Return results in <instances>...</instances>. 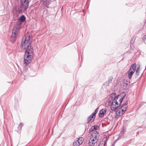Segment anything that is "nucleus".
Returning a JSON list of instances; mask_svg holds the SVG:
<instances>
[{
  "label": "nucleus",
  "mask_w": 146,
  "mask_h": 146,
  "mask_svg": "<svg viewBox=\"0 0 146 146\" xmlns=\"http://www.w3.org/2000/svg\"><path fill=\"white\" fill-rule=\"evenodd\" d=\"M29 0H21V5L20 7L18 6L15 7L13 9V17L14 20H16L22 11H25L28 7Z\"/></svg>",
  "instance_id": "f257e3e1"
},
{
  "label": "nucleus",
  "mask_w": 146,
  "mask_h": 146,
  "mask_svg": "<svg viewBox=\"0 0 146 146\" xmlns=\"http://www.w3.org/2000/svg\"><path fill=\"white\" fill-rule=\"evenodd\" d=\"M126 95L125 94L122 98L120 95L115 97V93L112 94L110 96V98L113 100L111 105V108L112 110H116L120 106L122 101L125 99Z\"/></svg>",
  "instance_id": "f03ea898"
},
{
  "label": "nucleus",
  "mask_w": 146,
  "mask_h": 146,
  "mask_svg": "<svg viewBox=\"0 0 146 146\" xmlns=\"http://www.w3.org/2000/svg\"><path fill=\"white\" fill-rule=\"evenodd\" d=\"M33 52V48H31L29 49L26 50L24 57L23 66H25L31 62L34 56Z\"/></svg>",
  "instance_id": "7ed1b4c3"
},
{
  "label": "nucleus",
  "mask_w": 146,
  "mask_h": 146,
  "mask_svg": "<svg viewBox=\"0 0 146 146\" xmlns=\"http://www.w3.org/2000/svg\"><path fill=\"white\" fill-rule=\"evenodd\" d=\"M32 41L30 35L27 34L23 37L21 42V47L23 49L27 50L31 48H33L31 46Z\"/></svg>",
  "instance_id": "20e7f679"
},
{
  "label": "nucleus",
  "mask_w": 146,
  "mask_h": 146,
  "mask_svg": "<svg viewBox=\"0 0 146 146\" xmlns=\"http://www.w3.org/2000/svg\"><path fill=\"white\" fill-rule=\"evenodd\" d=\"M99 136V133L97 131H94L90 136L89 141V146H94L97 142Z\"/></svg>",
  "instance_id": "39448f33"
},
{
  "label": "nucleus",
  "mask_w": 146,
  "mask_h": 146,
  "mask_svg": "<svg viewBox=\"0 0 146 146\" xmlns=\"http://www.w3.org/2000/svg\"><path fill=\"white\" fill-rule=\"evenodd\" d=\"M19 28L16 27H14L12 32L11 40L13 42H15L19 32Z\"/></svg>",
  "instance_id": "423d86ee"
},
{
  "label": "nucleus",
  "mask_w": 146,
  "mask_h": 146,
  "mask_svg": "<svg viewBox=\"0 0 146 146\" xmlns=\"http://www.w3.org/2000/svg\"><path fill=\"white\" fill-rule=\"evenodd\" d=\"M136 69V64H133L127 72V76L129 79H131V78L132 76Z\"/></svg>",
  "instance_id": "0eeeda50"
},
{
  "label": "nucleus",
  "mask_w": 146,
  "mask_h": 146,
  "mask_svg": "<svg viewBox=\"0 0 146 146\" xmlns=\"http://www.w3.org/2000/svg\"><path fill=\"white\" fill-rule=\"evenodd\" d=\"M125 111L123 109L120 108L117 110L116 113L117 115L121 116L123 114Z\"/></svg>",
  "instance_id": "6e6552de"
},
{
  "label": "nucleus",
  "mask_w": 146,
  "mask_h": 146,
  "mask_svg": "<svg viewBox=\"0 0 146 146\" xmlns=\"http://www.w3.org/2000/svg\"><path fill=\"white\" fill-rule=\"evenodd\" d=\"M107 109L106 108H104L101 110L100 111L99 114V117H103Z\"/></svg>",
  "instance_id": "1a4fd4ad"
},
{
  "label": "nucleus",
  "mask_w": 146,
  "mask_h": 146,
  "mask_svg": "<svg viewBox=\"0 0 146 146\" xmlns=\"http://www.w3.org/2000/svg\"><path fill=\"white\" fill-rule=\"evenodd\" d=\"M107 140V137H104L100 141V144L98 145V146H105Z\"/></svg>",
  "instance_id": "9d476101"
},
{
  "label": "nucleus",
  "mask_w": 146,
  "mask_h": 146,
  "mask_svg": "<svg viewBox=\"0 0 146 146\" xmlns=\"http://www.w3.org/2000/svg\"><path fill=\"white\" fill-rule=\"evenodd\" d=\"M95 117L94 116V115H93L91 114L88 118V122H92L94 121Z\"/></svg>",
  "instance_id": "9b49d317"
},
{
  "label": "nucleus",
  "mask_w": 146,
  "mask_h": 146,
  "mask_svg": "<svg viewBox=\"0 0 146 146\" xmlns=\"http://www.w3.org/2000/svg\"><path fill=\"white\" fill-rule=\"evenodd\" d=\"M51 0H43V3L46 6L48 5Z\"/></svg>",
  "instance_id": "f8f14e48"
},
{
  "label": "nucleus",
  "mask_w": 146,
  "mask_h": 146,
  "mask_svg": "<svg viewBox=\"0 0 146 146\" xmlns=\"http://www.w3.org/2000/svg\"><path fill=\"white\" fill-rule=\"evenodd\" d=\"M137 67V66H136ZM140 65H137V69L136 70V74L137 76H138L140 74Z\"/></svg>",
  "instance_id": "ddd939ff"
},
{
  "label": "nucleus",
  "mask_w": 146,
  "mask_h": 146,
  "mask_svg": "<svg viewBox=\"0 0 146 146\" xmlns=\"http://www.w3.org/2000/svg\"><path fill=\"white\" fill-rule=\"evenodd\" d=\"M127 105L126 103H125L124 104H123L122 106H121L120 108L123 109L125 111L127 110Z\"/></svg>",
  "instance_id": "4468645a"
},
{
  "label": "nucleus",
  "mask_w": 146,
  "mask_h": 146,
  "mask_svg": "<svg viewBox=\"0 0 146 146\" xmlns=\"http://www.w3.org/2000/svg\"><path fill=\"white\" fill-rule=\"evenodd\" d=\"M23 22L21 21L19 19L17 21L16 23V27L20 28V26L21 24Z\"/></svg>",
  "instance_id": "2eb2a0df"
},
{
  "label": "nucleus",
  "mask_w": 146,
  "mask_h": 146,
  "mask_svg": "<svg viewBox=\"0 0 146 146\" xmlns=\"http://www.w3.org/2000/svg\"><path fill=\"white\" fill-rule=\"evenodd\" d=\"M99 128V127L98 126L95 125L92 127L91 129H90L89 131V132H91L94 129L97 130Z\"/></svg>",
  "instance_id": "dca6fc26"
},
{
  "label": "nucleus",
  "mask_w": 146,
  "mask_h": 146,
  "mask_svg": "<svg viewBox=\"0 0 146 146\" xmlns=\"http://www.w3.org/2000/svg\"><path fill=\"white\" fill-rule=\"evenodd\" d=\"M77 141L78 142V143L80 145L84 141V139L82 137H80L79 138Z\"/></svg>",
  "instance_id": "f3484780"
},
{
  "label": "nucleus",
  "mask_w": 146,
  "mask_h": 146,
  "mask_svg": "<svg viewBox=\"0 0 146 146\" xmlns=\"http://www.w3.org/2000/svg\"><path fill=\"white\" fill-rule=\"evenodd\" d=\"M25 18H26L25 17L24 15H23L20 17L19 20H20V21L23 22L25 20Z\"/></svg>",
  "instance_id": "a211bd4d"
},
{
  "label": "nucleus",
  "mask_w": 146,
  "mask_h": 146,
  "mask_svg": "<svg viewBox=\"0 0 146 146\" xmlns=\"http://www.w3.org/2000/svg\"><path fill=\"white\" fill-rule=\"evenodd\" d=\"M77 141H74L73 144L74 146H79V144L78 143Z\"/></svg>",
  "instance_id": "6ab92c4d"
},
{
  "label": "nucleus",
  "mask_w": 146,
  "mask_h": 146,
  "mask_svg": "<svg viewBox=\"0 0 146 146\" xmlns=\"http://www.w3.org/2000/svg\"><path fill=\"white\" fill-rule=\"evenodd\" d=\"M98 111V108H97L96 109L94 113H92V115H94V116L95 117L96 114L97 112Z\"/></svg>",
  "instance_id": "aec40b11"
},
{
  "label": "nucleus",
  "mask_w": 146,
  "mask_h": 146,
  "mask_svg": "<svg viewBox=\"0 0 146 146\" xmlns=\"http://www.w3.org/2000/svg\"><path fill=\"white\" fill-rule=\"evenodd\" d=\"M109 83H110V82H108L107 81L105 83H104V85L105 86H108L109 85Z\"/></svg>",
  "instance_id": "412c9836"
},
{
  "label": "nucleus",
  "mask_w": 146,
  "mask_h": 146,
  "mask_svg": "<svg viewBox=\"0 0 146 146\" xmlns=\"http://www.w3.org/2000/svg\"><path fill=\"white\" fill-rule=\"evenodd\" d=\"M23 125V124L22 123H20L19 125V127L20 129H21Z\"/></svg>",
  "instance_id": "4be33fe9"
},
{
  "label": "nucleus",
  "mask_w": 146,
  "mask_h": 146,
  "mask_svg": "<svg viewBox=\"0 0 146 146\" xmlns=\"http://www.w3.org/2000/svg\"><path fill=\"white\" fill-rule=\"evenodd\" d=\"M112 78L111 77H110V78H109V80H108V82H110V83L111 82V81L112 80Z\"/></svg>",
  "instance_id": "5701e85b"
},
{
  "label": "nucleus",
  "mask_w": 146,
  "mask_h": 146,
  "mask_svg": "<svg viewBox=\"0 0 146 146\" xmlns=\"http://www.w3.org/2000/svg\"><path fill=\"white\" fill-rule=\"evenodd\" d=\"M143 38L144 39H145L146 38V34L145 35H144V36H143Z\"/></svg>",
  "instance_id": "b1692460"
},
{
  "label": "nucleus",
  "mask_w": 146,
  "mask_h": 146,
  "mask_svg": "<svg viewBox=\"0 0 146 146\" xmlns=\"http://www.w3.org/2000/svg\"><path fill=\"white\" fill-rule=\"evenodd\" d=\"M112 146H114V145L113 144Z\"/></svg>",
  "instance_id": "393cba45"
}]
</instances>
